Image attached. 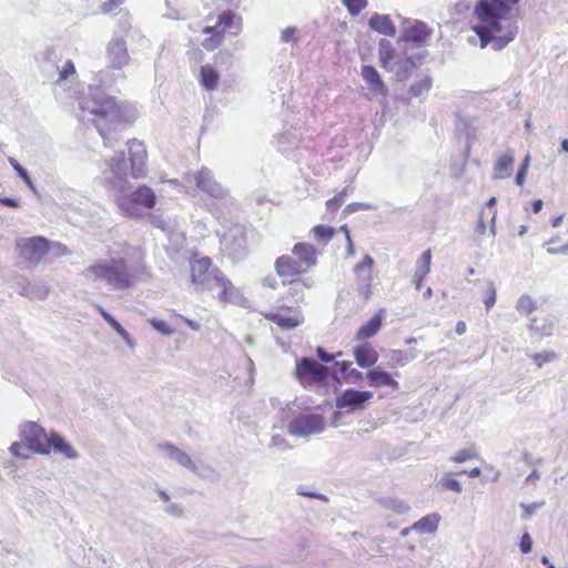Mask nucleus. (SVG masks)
<instances>
[{
    "instance_id": "obj_18",
    "label": "nucleus",
    "mask_w": 568,
    "mask_h": 568,
    "mask_svg": "<svg viewBox=\"0 0 568 568\" xmlns=\"http://www.w3.org/2000/svg\"><path fill=\"white\" fill-rule=\"evenodd\" d=\"M292 254L302 263V265L307 270H312L317 265V248L306 242H298L294 244L292 248Z\"/></svg>"
},
{
    "instance_id": "obj_36",
    "label": "nucleus",
    "mask_w": 568,
    "mask_h": 568,
    "mask_svg": "<svg viewBox=\"0 0 568 568\" xmlns=\"http://www.w3.org/2000/svg\"><path fill=\"white\" fill-rule=\"evenodd\" d=\"M416 352H405L402 349H394L389 353L390 367H403L409 361L416 358Z\"/></svg>"
},
{
    "instance_id": "obj_30",
    "label": "nucleus",
    "mask_w": 568,
    "mask_h": 568,
    "mask_svg": "<svg viewBox=\"0 0 568 568\" xmlns=\"http://www.w3.org/2000/svg\"><path fill=\"white\" fill-rule=\"evenodd\" d=\"M369 27L381 34L393 37L396 33V28L386 14H374L369 19Z\"/></svg>"
},
{
    "instance_id": "obj_20",
    "label": "nucleus",
    "mask_w": 568,
    "mask_h": 568,
    "mask_svg": "<svg viewBox=\"0 0 568 568\" xmlns=\"http://www.w3.org/2000/svg\"><path fill=\"white\" fill-rule=\"evenodd\" d=\"M361 74L372 93L387 97V87L374 67L363 65Z\"/></svg>"
},
{
    "instance_id": "obj_15",
    "label": "nucleus",
    "mask_w": 568,
    "mask_h": 568,
    "mask_svg": "<svg viewBox=\"0 0 568 568\" xmlns=\"http://www.w3.org/2000/svg\"><path fill=\"white\" fill-rule=\"evenodd\" d=\"M286 311L288 314L268 312L264 314V317L282 329L295 328L304 322L303 313L298 307H286Z\"/></svg>"
},
{
    "instance_id": "obj_48",
    "label": "nucleus",
    "mask_w": 568,
    "mask_h": 568,
    "mask_svg": "<svg viewBox=\"0 0 568 568\" xmlns=\"http://www.w3.org/2000/svg\"><path fill=\"white\" fill-rule=\"evenodd\" d=\"M476 457V453L473 449H462L457 452L453 457L452 460L454 463H464L468 459H473Z\"/></svg>"
},
{
    "instance_id": "obj_4",
    "label": "nucleus",
    "mask_w": 568,
    "mask_h": 568,
    "mask_svg": "<svg viewBox=\"0 0 568 568\" xmlns=\"http://www.w3.org/2000/svg\"><path fill=\"white\" fill-rule=\"evenodd\" d=\"M234 29V33H237L242 29V18L232 10H225L221 12L215 21L214 26H206L203 28L202 33L207 37L202 41V47L206 51H213L217 49L229 30Z\"/></svg>"
},
{
    "instance_id": "obj_31",
    "label": "nucleus",
    "mask_w": 568,
    "mask_h": 568,
    "mask_svg": "<svg viewBox=\"0 0 568 568\" xmlns=\"http://www.w3.org/2000/svg\"><path fill=\"white\" fill-rule=\"evenodd\" d=\"M49 445H50V449L53 448L54 452L61 453L62 455H64L68 458L77 457V452L58 433H53V432L50 433Z\"/></svg>"
},
{
    "instance_id": "obj_38",
    "label": "nucleus",
    "mask_w": 568,
    "mask_h": 568,
    "mask_svg": "<svg viewBox=\"0 0 568 568\" xmlns=\"http://www.w3.org/2000/svg\"><path fill=\"white\" fill-rule=\"evenodd\" d=\"M496 197L491 196L485 204L480 212L478 224L481 229H485V220H489L491 223L495 222L497 210H496Z\"/></svg>"
},
{
    "instance_id": "obj_45",
    "label": "nucleus",
    "mask_w": 568,
    "mask_h": 568,
    "mask_svg": "<svg viewBox=\"0 0 568 568\" xmlns=\"http://www.w3.org/2000/svg\"><path fill=\"white\" fill-rule=\"evenodd\" d=\"M149 323L153 328H155L158 332L162 334L169 335L173 332L169 323L163 320L151 318L149 320Z\"/></svg>"
},
{
    "instance_id": "obj_26",
    "label": "nucleus",
    "mask_w": 568,
    "mask_h": 568,
    "mask_svg": "<svg viewBox=\"0 0 568 568\" xmlns=\"http://www.w3.org/2000/svg\"><path fill=\"white\" fill-rule=\"evenodd\" d=\"M432 263V251L426 250L420 258L417 261L416 270L413 275V282L415 284L416 290L422 287V283L430 271Z\"/></svg>"
},
{
    "instance_id": "obj_29",
    "label": "nucleus",
    "mask_w": 568,
    "mask_h": 568,
    "mask_svg": "<svg viewBox=\"0 0 568 568\" xmlns=\"http://www.w3.org/2000/svg\"><path fill=\"white\" fill-rule=\"evenodd\" d=\"M515 162L513 152L500 155L494 164V179H507L511 174V169Z\"/></svg>"
},
{
    "instance_id": "obj_17",
    "label": "nucleus",
    "mask_w": 568,
    "mask_h": 568,
    "mask_svg": "<svg viewBox=\"0 0 568 568\" xmlns=\"http://www.w3.org/2000/svg\"><path fill=\"white\" fill-rule=\"evenodd\" d=\"M432 33V29L425 22L415 21L409 27L403 29L400 39L405 42L424 44L428 41Z\"/></svg>"
},
{
    "instance_id": "obj_21",
    "label": "nucleus",
    "mask_w": 568,
    "mask_h": 568,
    "mask_svg": "<svg viewBox=\"0 0 568 568\" xmlns=\"http://www.w3.org/2000/svg\"><path fill=\"white\" fill-rule=\"evenodd\" d=\"M108 58L113 69H121L125 65L129 62L125 41L122 39L112 40L108 47Z\"/></svg>"
},
{
    "instance_id": "obj_11",
    "label": "nucleus",
    "mask_w": 568,
    "mask_h": 568,
    "mask_svg": "<svg viewBox=\"0 0 568 568\" xmlns=\"http://www.w3.org/2000/svg\"><path fill=\"white\" fill-rule=\"evenodd\" d=\"M156 203L154 191L148 185H140L129 196H120L116 200L118 206L128 212L131 205L152 210Z\"/></svg>"
},
{
    "instance_id": "obj_14",
    "label": "nucleus",
    "mask_w": 568,
    "mask_h": 568,
    "mask_svg": "<svg viewBox=\"0 0 568 568\" xmlns=\"http://www.w3.org/2000/svg\"><path fill=\"white\" fill-rule=\"evenodd\" d=\"M373 398V393L369 390H356L354 388L345 389L336 398V407L347 412L359 410L365 407V403Z\"/></svg>"
},
{
    "instance_id": "obj_3",
    "label": "nucleus",
    "mask_w": 568,
    "mask_h": 568,
    "mask_svg": "<svg viewBox=\"0 0 568 568\" xmlns=\"http://www.w3.org/2000/svg\"><path fill=\"white\" fill-rule=\"evenodd\" d=\"M83 275L93 281H103L114 290H129L134 283V276L129 271L124 258L111 262H98L83 271Z\"/></svg>"
},
{
    "instance_id": "obj_2",
    "label": "nucleus",
    "mask_w": 568,
    "mask_h": 568,
    "mask_svg": "<svg viewBox=\"0 0 568 568\" xmlns=\"http://www.w3.org/2000/svg\"><path fill=\"white\" fill-rule=\"evenodd\" d=\"M80 106L84 113L93 116L92 122L103 138L105 146L109 145L106 133L115 125L130 122L126 106L100 89H91L83 95Z\"/></svg>"
},
{
    "instance_id": "obj_12",
    "label": "nucleus",
    "mask_w": 568,
    "mask_h": 568,
    "mask_svg": "<svg viewBox=\"0 0 568 568\" xmlns=\"http://www.w3.org/2000/svg\"><path fill=\"white\" fill-rule=\"evenodd\" d=\"M325 422L320 415H300L288 425V432L296 436H308L321 433Z\"/></svg>"
},
{
    "instance_id": "obj_24",
    "label": "nucleus",
    "mask_w": 568,
    "mask_h": 568,
    "mask_svg": "<svg viewBox=\"0 0 568 568\" xmlns=\"http://www.w3.org/2000/svg\"><path fill=\"white\" fill-rule=\"evenodd\" d=\"M383 318L384 311L381 310L356 331L355 339L357 342H366L368 338L374 337L382 327Z\"/></svg>"
},
{
    "instance_id": "obj_5",
    "label": "nucleus",
    "mask_w": 568,
    "mask_h": 568,
    "mask_svg": "<svg viewBox=\"0 0 568 568\" xmlns=\"http://www.w3.org/2000/svg\"><path fill=\"white\" fill-rule=\"evenodd\" d=\"M204 292L210 293L222 304L234 303L240 297L239 288L219 267H215L213 277L210 278V282L201 291V293Z\"/></svg>"
},
{
    "instance_id": "obj_42",
    "label": "nucleus",
    "mask_w": 568,
    "mask_h": 568,
    "mask_svg": "<svg viewBox=\"0 0 568 568\" xmlns=\"http://www.w3.org/2000/svg\"><path fill=\"white\" fill-rule=\"evenodd\" d=\"M530 358L538 368H541L545 364L550 363L557 358V354L554 351H542L534 353Z\"/></svg>"
},
{
    "instance_id": "obj_9",
    "label": "nucleus",
    "mask_w": 568,
    "mask_h": 568,
    "mask_svg": "<svg viewBox=\"0 0 568 568\" xmlns=\"http://www.w3.org/2000/svg\"><path fill=\"white\" fill-rule=\"evenodd\" d=\"M213 261L209 256L193 255L190 262V282L195 286L197 292H201L203 287L213 277V271H215Z\"/></svg>"
},
{
    "instance_id": "obj_64",
    "label": "nucleus",
    "mask_w": 568,
    "mask_h": 568,
    "mask_svg": "<svg viewBox=\"0 0 568 568\" xmlns=\"http://www.w3.org/2000/svg\"><path fill=\"white\" fill-rule=\"evenodd\" d=\"M455 331L458 335H463L466 332V324L464 322H458L456 324Z\"/></svg>"
},
{
    "instance_id": "obj_8",
    "label": "nucleus",
    "mask_w": 568,
    "mask_h": 568,
    "mask_svg": "<svg viewBox=\"0 0 568 568\" xmlns=\"http://www.w3.org/2000/svg\"><path fill=\"white\" fill-rule=\"evenodd\" d=\"M295 375L300 383L307 387L323 383L327 377V367L305 357L296 363Z\"/></svg>"
},
{
    "instance_id": "obj_27",
    "label": "nucleus",
    "mask_w": 568,
    "mask_h": 568,
    "mask_svg": "<svg viewBox=\"0 0 568 568\" xmlns=\"http://www.w3.org/2000/svg\"><path fill=\"white\" fill-rule=\"evenodd\" d=\"M439 521L440 516L438 514H428L415 521L409 529L422 535L434 534L438 529Z\"/></svg>"
},
{
    "instance_id": "obj_37",
    "label": "nucleus",
    "mask_w": 568,
    "mask_h": 568,
    "mask_svg": "<svg viewBox=\"0 0 568 568\" xmlns=\"http://www.w3.org/2000/svg\"><path fill=\"white\" fill-rule=\"evenodd\" d=\"M516 310L518 313L528 316L532 312L538 310V305L537 302L532 298V296L524 294L518 298Z\"/></svg>"
},
{
    "instance_id": "obj_1",
    "label": "nucleus",
    "mask_w": 568,
    "mask_h": 568,
    "mask_svg": "<svg viewBox=\"0 0 568 568\" xmlns=\"http://www.w3.org/2000/svg\"><path fill=\"white\" fill-rule=\"evenodd\" d=\"M519 0H478L474 14L479 24L473 27V31L480 40V47L486 48L493 42L495 50H501L517 34L516 22L509 18L511 6Z\"/></svg>"
},
{
    "instance_id": "obj_43",
    "label": "nucleus",
    "mask_w": 568,
    "mask_h": 568,
    "mask_svg": "<svg viewBox=\"0 0 568 568\" xmlns=\"http://www.w3.org/2000/svg\"><path fill=\"white\" fill-rule=\"evenodd\" d=\"M342 2L352 16H357L367 7V0H342Z\"/></svg>"
},
{
    "instance_id": "obj_41",
    "label": "nucleus",
    "mask_w": 568,
    "mask_h": 568,
    "mask_svg": "<svg viewBox=\"0 0 568 568\" xmlns=\"http://www.w3.org/2000/svg\"><path fill=\"white\" fill-rule=\"evenodd\" d=\"M497 291L493 281H487L483 292V303L487 311H489L496 303Z\"/></svg>"
},
{
    "instance_id": "obj_13",
    "label": "nucleus",
    "mask_w": 568,
    "mask_h": 568,
    "mask_svg": "<svg viewBox=\"0 0 568 568\" xmlns=\"http://www.w3.org/2000/svg\"><path fill=\"white\" fill-rule=\"evenodd\" d=\"M274 268L283 285H286V280L298 278L308 272L293 254L278 256L275 260Z\"/></svg>"
},
{
    "instance_id": "obj_57",
    "label": "nucleus",
    "mask_w": 568,
    "mask_h": 568,
    "mask_svg": "<svg viewBox=\"0 0 568 568\" xmlns=\"http://www.w3.org/2000/svg\"><path fill=\"white\" fill-rule=\"evenodd\" d=\"M124 0H108L103 3V11L109 12L123 3Z\"/></svg>"
},
{
    "instance_id": "obj_61",
    "label": "nucleus",
    "mask_w": 568,
    "mask_h": 568,
    "mask_svg": "<svg viewBox=\"0 0 568 568\" xmlns=\"http://www.w3.org/2000/svg\"><path fill=\"white\" fill-rule=\"evenodd\" d=\"M337 366L339 367V372L343 374V377L352 368V364L346 361L337 363Z\"/></svg>"
},
{
    "instance_id": "obj_35",
    "label": "nucleus",
    "mask_w": 568,
    "mask_h": 568,
    "mask_svg": "<svg viewBox=\"0 0 568 568\" xmlns=\"http://www.w3.org/2000/svg\"><path fill=\"white\" fill-rule=\"evenodd\" d=\"M378 57L381 67L385 70H388V65L395 57V50L389 41L385 39L379 41Z\"/></svg>"
},
{
    "instance_id": "obj_58",
    "label": "nucleus",
    "mask_w": 568,
    "mask_h": 568,
    "mask_svg": "<svg viewBox=\"0 0 568 568\" xmlns=\"http://www.w3.org/2000/svg\"><path fill=\"white\" fill-rule=\"evenodd\" d=\"M468 9H469V6L465 2H456L453 8L454 12L457 14H462V13L466 12Z\"/></svg>"
},
{
    "instance_id": "obj_44",
    "label": "nucleus",
    "mask_w": 568,
    "mask_h": 568,
    "mask_svg": "<svg viewBox=\"0 0 568 568\" xmlns=\"http://www.w3.org/2000/svg\"><path fill=\"white\" fill-rule=\"evenodd\" d=\"M346 195V189H343L338 194H336L334 197L326 201V209L327 211L332 213H336L338 209L344 203V197Z\"/></svg>"
},
{
    "instance_id": "obj_55",
    "label": "nucleus",
    "mask_w": 568,
    "mask_h": 568,
    "mask_svg": "<svg viewBox=\"0 0 568 568\" xmlns=\"http://www.w3.org/2000/svg\"><path fill=\"white\" fill-rule=\"evenodd\" d=\"M0 204L8 206V207L16 209V207L20 206V201L17 199H12V197H0Z\"/></svg>"
},
{
    "instance_id": "obj_7",
    "label": "nucleus",
    "mask_w": 568,
    "mask_h": 568,
    "mask_svg": "<svg viewBox=\"0 0 568 568\" xmlns=\"http://www.w3.org/2000/svg\"><path fill=\"white\" fill-rule=\"evenodd\" d=\"M20 438L31 450L39 454H49V435L34 422H27L20 429Z\"/></svg>"
},
{
    "instance_id": "obj_53",
    "label": "nucleus",
    "mask_w": 568,
    "mask_h": 568,
    "mask_svg": "<svg viewBox=\"0 0 568 568\" xmlns=\"http://www.w3.org/2000/svg\"><path fill=\"white\" fill-rule=\"evenodd\" d=\"M281 39L283 42H291L296 40V29L294 27H288L284 29L281 33Z\"/></svg>"
},
{
    "instance_id": "obj_34",
    "label": "nucleus",
    "mask_w": 568,
    "mask_h": 568,
    "mask_svg": "<svg viewBox=\"0 0 568 568\" xmlns=\"http://www.w3.org/2000/svg\"><path fill=\"white\" fill-rule=\"evenodd\" d=\"M335 229L332 226L318 224L315 225L311 233L313 234L314 240L320 244H327L335 235Z\"/></svg>"
},
{
    "instance_id": "obj_33",
    "label": "nucleus",
    "mask_w": 568,
    "mask_h": 568,
    "mask_svg": "<svg viewBox=\"0 0 568 568\" xmlns=\"http://www.w3.org/2000/svg\"><path fill=\"white\" fill-rule=\"evenodd\" d=\"M105 164L114 176H124L126 170V161L123 152L106 160Z\"/></svg>"
},
{
    "instance_id": "obj_39",
    "label": "nucleus",
    "mask_w": 568,
    "mask_h": 568,
    "mask_svg": "<svg viewBox=\"0 0 568 568\" xmlns=\"http://www.w3.org/2000/svg\"><path fill=\"white\" fill-rule=\"evenodd\" d=\"M95 308L103 317V320L124 339L129 338V333L123 328V326L112 316L110 315L102 306L97 305Z\"/></svg>"
},
{
    "instance_id": "obj_52",
    "label": "nucleus",
    "mask_w": 568,
    "mask_h": 568,
    "mask_svg": "<svg viewBox=\"0 0 568 568\" xmlns=\"http://www.w3.org/2000/svg\"><path fill=\"white\" fill-rule=\"evenodd\" d=\"M519 547H520V550L523 554H528L531 551V547H532V540H531V537L528 532H525L520 539V544H519Z\"/></svg>"
},
{
    "instance_id": "obj_25",
    "label": "nucleus",
    "mask_w": 568,
    "mask_h": 568,
    "mask_svg": "<svg viewBox=\"0 0 568 568\" xmlns=\"http://www.w3.org/2000/svg\"><path fill=\"white\" fill-rule=\"evenodd\" d=\"M159 448L164 452L168 457L175 460L178 464H180L183 467L186 468H194V463L192 458L183 450H181L179 447L171 443H163L159 446Z\"/></svg>"
},
{
    "instance_id": "obj_32",
    "label": "nucleus",
    "mask_w": 568,
    "mask_h": 568,
    "mask_svg": "<svg viewBox=\"0 0 568 568\" xmlns=\"http://www.w3.org/2000/svg\"><path fill=\"white\" fill-rule=\"evenodd\" d=\"M287 284L290 285L287 290V295L292 297L295 302H302L304 300L305 290L312 286V284L308 281L301 278L286 280V285Z\"/></svg>"
},
{
    "instance_id": "obj_6",
    "label": "nucleus",
    "mask_w": 568,
    "mask_h": 568,
    "mask_svg": "<svg viewBox=\"0 0 568 568\" xmlns=\"http://www.w3.org/2000/svg\"><path fill=\"white\" fill-rule=\"evenodd\" d=\"M16 246L19 256L29 266H37L51 248L50 242L43 236L19 239L16 242Z\"/></svg>"
},
{
    "instance_id": "obj_46",
    "label": "nucleus",
    "mask_w": 568,
    "mask_h": 568,
    "mask_svg": "<svg viewBox=\"0 0 568 568\" xmlns=\"http://www.w3.org/2000/svg\"><path fill=\"white\" fill-rule=\"evenodd\" d=\"M10 163L13 166V169L17 171L19 176L26 182V184L30 189H33V183L31 181V178L29 176L28 172L18 163V161L14 159H11Z\"/></svg>"
},
{
    "instance_id": "obj_28",
    "label": "nucleus",
    "mask_w": 568,
    "mask_h": 568,
    "mask_svg": "<svg viewBox=\"0 0 568 568\" xmlns=\"http://www.w3.org/2000/svg\"><path fill=\"white\" fill-rule=\"evenodd\" d=\"M220 74L217 70L211 64H204L200 68L199 82L207 91H213L217 88Z\"/></svg>"
},
{
    "instance_id": "obj_49",
    "label": "nucleus",
    "mask_w": 568,
    "mask_h": 568,
    "mask_svg": "<svg viewBox=\"0 0 568 568\" xmlns=\"http://www.w3.org/2000/svg\"><path fill=\"white\" fill-rule=\"evenodd\" d=\"M416 67L415 62L408 58L403 62V65L400 70L397 72L398 80L403 81L407 79V73L409 70L414 69Z\"/></svg>"
},
{
    "instance_id": "obj_10",
    "label": "nucleus",
    "mask_w": 568,
    "mask_h": 568,
    "mask_svg": "<svg viewBox=\"0 0 568 568\" xmlns=\"http://www.w3.org/2000/svg\"><path fill=\"white\" fill-rule=\"evenodd\" d=\"M130 175L138 180L146 176L148 151L143 142L138 139L128 141Z\"/></svg>"
},
{
    "instance_id": "obj_59",
    "label": "nucleus",
    "mask_w": 568,
    "mask_h": 568,
    "mask_svg": "<svg viewBox=\"0 0 568 568\" xmlns=\"http://www.w3.org/2000/svg\"><path fill=\"white\" fill-rule=\"evenodd\" d=\"M316 354L323 362L326 363L332 362L334 358L332 355L327 354L322 347L317 348Z\"/></svg>"
},
{
    "instance_id": "obj_54",
    "label": "nucleus",
    "mask_w": 568,
    "mask_h": 568,
    "mask_svg": "<svg viewBox=\"0 0 568 568\" xmlns=\"http://www.w3.org/2000/svg\"><path fill=\"white\" fill-rule=\"evenodd\" d=\"M209 176L207 172L200 171L196 175V185L199 189L203 191H209V187L205 185V179Z\"/></svg>"
},
{
    "instance_id": "obj_19",
    "label": "nucleus",
    "mask_w": 568,
    "mask_h": 568,
    "mask_svg": "<svg viewBox=\"0 0 568 568\" xmlns=\"http://www.w3.org/2000/svg\"><path fill=\"white\" fill-rule=\"evenodd\" d=\"M352 354L355 358L356 364L362 368L374 366L379 358L375 347L367 342L354 346L352 349Z\"/></svg>"
},
{
    "instance_id": "obj_62",
    "label": "nucleus",
    "mask_w": 568,
    "mask_h": 568,
    "mask_svg": "<svg viewBox=\"0 0 568 568\" xmlns=\"http://www.w3.org/2000/svg\"><path fill=\"white\" fill-rule=\"evenodd\" d=\"M346 242H347L346 254H347V256H353L355 254V246H354V242H353L352 237H348L346 240Z\"/></svg>"
},
{
    "instance_id": "obj_50",
    "label": "nucleus",
    "mask_w": 568,
    "mask_h": 568,
    "mask_svg": "<svg viewBox=\"0 0 568 568\" xmlns=\"http://www.w3.org/2000/svg\"><path fill=\"white\" fill-rule=\"evenodd\" d=\"M75 73V68H74V64L71 60H68L62 69L60 70V77H59V81H63L65 79H68L70 75H73Z\"/></svg>"
},
{
    "instance_id": "obj_60",
    "label": "nucleus",
    "mask_w": 568,
    "mask_h": 568,
    "mask_svg": "<svg viewBox=\"0 0 568 568\" xmlns=\"http://www.w3.org/2000/svg\"><path fill=\"white\" fill-rule=\"evenodd\" d=\"M526 174L527 172L526 171H521L519 170L516 174V178H515V182L518 186H523L525 184V180H526Z\"/></svg>"
},
{
    "instance_id": "obj_23",
    "label": "nucleus",
    "mask_w": 568,
    "mask_h": 568,
    "mask_svg": "<svg viewBox=\"0 0 568 568\" xmlns=\"http://www.w3.org/2000/svg\"><path fill=\"white\" fill-rule=\"evenodd\" d=\"M528 328L539 337H549L554 334L555 318L550 314L540 313L530 320Z\"/></svg>"
},
{
    "instance_id": "obj_40",
    "label": "nucleus",
    "mask_w": 568,
    "mask_h": 568,
    "mask_svg": "<svg viewBox=\"0 0 568 568\" xmlns=\"http://www.w3.org/2000/svg\"><path fill=\"white\" fill-rule=\"evenodd\" d=\"M430 88H432L430 78L423 77L422 79H419L418 81H416L414 84L410 85L409 95L413 98L422 97V95L428 93Z\"/></svg>"
},
{
    "instance_id": "obj_47",
    "label": "nucleus",
    "mask_w": 568,
    "mask_h": 568,
    "mask_svg": "<svg viewBox=\"0 0 568 568\" xmlns=\"http://www.w3.org/2000/svg\"><path fill=\"white\" fill-rule=\"evenodd\" d=\"M440 485L446 490H453L455 493H460L462 491L460 484L456 479H454V478H452L449 476H446V477L442 478Z\"/></svg>"
},
{
    "instance_id": "obj_22",
    "label": "nucleus",
    "mask_w": 568,
    "mask_h": 568,
    "mask_svg": "<svg viewBox=\"0 0 568 568\" xmlns=\"http://www.w3.org/2000/svg\"><path fill=\"white\" fill-rule=\"evenodd\" d=\"M366 378L372 387L379 388L386 386L393 390L399 389V383L388 372L384 371L379 366L369 369L366 373Z\"/></svg>"
},
{
    "instance_id": "obj_16",
    "label": "nucleus",
    "mask_w": 568,
    "mask_h": 568,
    "mask_svg": "<svg viewBox=\"0 0 568 568\" xmlns=\"http://www.w3.org/2000/svg\"><path fill=\"white\" fill-rule=\"evenodd\" d=\"M373 267H374V260L366 254L363 257V261L354 266V273L357 277V281L362 283V286L359 288L361 294L364 295L365 298H368L371 295V288H372V280H373Z\"/></svg>"
},
{
    "instance_id": "obj_51",
    "label": "nucleus",
    "mask_w": 568,
    "mask_h": 568,
    "mask_svg": "<svg viewBox=\"0 0 568 568\" xmlns=\"http://www.w3.org/2000/svg\"><path fill=\"white\" fill-rule=\"evenodd\" d=\"M345 382L356 384L362 382L363 373L356 368H351L344 376Z\"/></svg>"
},
{
    "instance_id": "obj_56",
    "label": "nucleus",
    "mask_w": 568,
    "mask_h": 568,
    "mask_svg": "<svg viewBox=\"0 0 568 568\" xmlns=\"http://www.w3.org/2000/svg\"><path fill=\"white\" fill-rule=\"evenodd\" d=\"M554 243V240H550L549 242H547V245H548V248L547 251L549 253H552V254H557V253H568V244H565L558 248H555V247H551L550 245Z\"/></svg>"
},
{
    "instance_id": "obj_63",
    "label": "nucleus",
    "mask_w": 568,
    "mask_h": 568,
    "mask_svg": "<svg viewBox=\"0 0 568 568\" xmlns=\"http://www.w3.org/2000/svg\"><path fill=\"white\" fill-rule=\"evenodd\" d=\"M542 201L540 199L534 200L531 203V210L534 213H539L542 209Z\"/></svg>"
}]
</instances>
